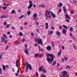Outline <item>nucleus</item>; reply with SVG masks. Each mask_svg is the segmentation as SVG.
I'll return each instance as SVG.
<instances>
[{"instance_id":"c756f323","label":"nucleus","mask_w":77,"mask_h":77,"mask_svg":"<svg viewBox=\"0 0 77 77\" xmlns=\"http://www.w3.org/2000/svg\"><path fill=\"white\" fill-rule=\"evenodd\" d=\"M69 31H70V32H73V28L72 27H70V28Z\"/></svg>"},{"instance_id":"bb28decb","label":"nucleus","mask_w":77,"mask_h":77,"mask_svg":"<svg viewBox=\"0 0 77 77\" xmlns=\"http://www.w3.org/2000/svg\"><path fill=\"white\" fill-rule=\"evenodd\" d=\"M63 27H64V29H67V26H66L65 25H63Z\"/></svg>"},{"instance_id":"052dcab7","label":"nucleus","mask_w":77,"mask_h":77,"mask_svg":"<svg viewBox=\"0 0 77 77\" xmlns=\"http://www.w3.org/2000/svg\"><path fill=\"white\" fill-rule=\"evenodd\" d=\"M5 18L4 15H3V16L1 17V18Z\"/></svg>"},{"instance_id":"39448f33","label":"nucleus","mask_w":77,"mask_h":77,"mask_svg":"<svg viewBox=\"0 0 77 77\" xmlns=\"http://www.w3.org/2000/svg\"><path fill=\"white\" fill-rule=\"evenodd\" d=\"M29 3L30 4L29 5V6L28 7V9H29L32 8V7L33 6V4H32V2L31 1H29Z\"/></svg>"},{"instance_id":"6ab92c4d","label":"nucleus","mask_w":77,"mask_h":77,"mask_svg":"<svg viewBox=\"0 0 77 77\" xmlns=\"http://www.w3.org/2000/svg\"><path fill=\"white\" fill-rule=\"evenodd\" d=\"M63 6V4L62 3H60L59 5H58V7H61V6Z\"/></svg>"},{"instance_id":"2f4dec72","label":"nucleus","mask_w":77,"mask_h":77,"mask_svg":"<svg viewBox=\"0 0 77 77\" xmlns=\"http://www.w3.org/2000/svg\"><path fill=\"white\" fill-rule=\"evenodd\" d=\"M42 67H40L39 69V71H42Z\"/></svg>"},{"instance_id":"5fc2aeb1","label":"nucleus","mask_w":77,"mask_h":77,"mask_svg":"<svg viewBox=\"0 0 77 77\" xmlns=\"http://www.w3.org/2000/svg\"><path fill=\"white\" fill-rule=\"evenodd\" d=\"M59 28L60 29H62V26H59Z\"/></svg>"},{"instance_id":"4c0bfd02","label":"nucleus","mask_w":77,"mask_h":77,"mask_svg":"<svg viewBox=\"0 0 77 77\" xmlns=\"http://www.w3.org/2000/svg\"><path fill=\"white\" fill-rule=\"evenodd\" d=\"M23 17H24V15H23L22 16H21L19 17V19H21V18H23Z\"/></svg>"},{"instance_id":"412c9836","label":"nucleus","mask_w":77,"mask_h":77,"mask_svg":"<svg viewBox=\"0 0 77 77\" xmlns=\"http://www.w3.org/2000/svg\"><path fill=\"white\" fill-rule=\"evenodd\" d=\"M52 63L53 66H54V65H56V61H54Z\"/></svg>"},{"instance_id":"5701e85b","label":"nucleus","mask_w":77,"mask_h":77,"mask_svg":"<svg viewBox=\"0 0 77 77\" xmlns=\"http://www.w3.org/2000/svg\"><path fill=\"white\" fill-rule=\"evenodd\" d=\"M63 34H65V33H66V31L65 29H63Z\"/></svg>"},{"instance_id":"a878e982","label":"nucleus","mask_w":77,"mask_h":77,"mask_svg":"<svg viewBox=\"0 0 77 77\" xmlns=\"http://www.w3.org/2000/svg\"><path fill=\"white\" fill-rule=\"evenodd\" d=\"M45 25L46 26V29H48V23H46Z\"/></svg>"},{"instance_id":"4468645a","label":"nucleus","mask_w":77,"mask_h":77,"mask_svg":"<svg viewBox=\"0 0 77 77\" xmlns=\"http://www.w3.org/2000/svg\"><path fill=\"white\" fill-rule=\"evenodd\" d=\"M42 71L43 72V73H44L45 74L47 72V70L44 69H42Z\"/></svg>"},{"instance_id":"603ef678","label":"nucleus","mask_w":77,"mask_h":77,"mask_svg":"<svg viewBox=\"0 0 77 77\" xmlns=\"http://www.w3.org/2000/svg\"><path fill=\"white\" fill-rule=\"evenodd\" d=\"M25 41V39L23 38V40L22 41V42H24V41Z\"/></svg>"},{"instance_id":"0eeeda50","label":"nucleus","mask_w":77,"mask_h":77,"mask_svg":"<svg viewBox=\"0 0 77 77\" xmlns=\"http://www.w3.org/2000/svg\"><path fill=\"white\" fill-rule=\"evenodd\" d=\"M63 10L65 14H66L67 13V11H66V7L65 6H63Z\"/></svg>"},{"instance_id":"c03bdc74","label":"nucleus","mask_w":77,"mask_h":77,"mask_svg":"<svg viewBox=\"0 0 77 77\" xmlns=\"http://www.w3.org/2000/svg\"><path fill=\"white\" fill-rule=\"evenodd\" d=\"M48 14L50 15V11H48Z\"/></svg>"},{"instance_id":"a18cd8bd","label":"nucleus","mask_w":77,"mask_h":77,"mask_svg":"<svg viewBox=\"0 0 77 77\" xmlns=\"http://www.w3.org/2000/svg\"><path fill=\"white\" fill-rule=\"evenodd\" d=\"M24 28L23 27V26H20V30H23Z\"/></svg>"},{"instance_id":"ea45409f","label":"nucleus","mask_w":77,"mask_h":77,"mask_svg":"<svg viewBox=\"0 0 77 77\" xmlns=\"http://www.w3.org/2000/svg\"><path fill=\"white\" fill-rule=\"evenodd\" d=\"M20 44H21V42H18L17 43L16 45H20Z\"/></svg>"},{"instance_id":"864d4df0","label":"nucleus","mask_w":77,"mask_h":77,"mask_svg":"<svg viewBox=\"0 0 77 77\" xmlns=\"http://www.w3.org/2000/svg\"><path fill=\"white\" fill-rule=\"evenodd\" d=\"M62 50H64L65 49V47H64V46H62Z\"/></svg>"},{"instance_id":"49530a36","label":"nucleus","mask_w":77,"mask_h":77,"mask_svg":"<svg viewBox=\"0 0 77 77\" xmlns=\"http://www.w3.org/2000/svg\"><path fill=\"white\" fill-rule=\"evenodd\" d=\"M36 23V26H38V25H39V23H38V22H37V21H36V20H35Z\"/></svg>"},{"instance_id":"f257e3e1","label":"nucleus","mask_w":77,"mask_h":77,"mask_svg":"<svg viewBox=\"0 0 77 77\" xmlns=\"http://www.w3.org/2000/svg\"><path fill=\"white\" fill-rule=\"evenodd\" d=\"M61 74L59 75V77H69V74L67 73L66 71H63L61 72Z\"/></svg>"},{"instance_id":"8fccbe9b","label":"nucleus","mask_w":77,"mask_h":77,"mask_svg":"<svg viewBox=\"0 0 77 77\" xmlns=\"http://www.w3.org/2000/svg\"><path fill=\"white\" fill-rule=\"evenodd\" d=\"M44 51V50L43 49H40V50L39 51Z\"/></svg>"},{"instance_id":"338daca9","label":"nucleus","mask_w":77,"mask_h":77,"mask_svg":"<svg viewBox=\"0 0 77 77\" xmlns=\"http://www.w3.org/2000/svg\"><path fill=\"white\" fill-rule=\"evenodd\" d=\"M7 34H8V35H10V34H11V32H7Z\"/></svg>"},{"instance_id":"6e6d98bb","label":"nucleus","mask_w":77,"mask_h":77,"mask_svg":"<svg viewBox=\"0 0 77 77\" xmlns=\"http://www.w3.org/2000/svg\"><path fill=\"white\" fill-rule=\"evenodd\" d=\"M64 59L66 60H68V58L67 57H66L65 58H64Z\"/></svg>"},{"instance_id":"a19ab883","label":"nucleus","mask_w":77,"mask_h":77,"mask_svg":"<svg viewBox=\"0 0 77 77\" xmlns=\"http://www.w3.org/2000/svg\"><path fill=\"white\" fill-rule=\"evenodd\" d=\"M12 28L13 30H15V27H14V26H12Z\"/></svg>"},{"instance_id":"20e7f679","label":"nucleus","mask_w":77,"mask_h":77,"mask_svg":"<svg viewBox=\"0 0 77 77\" xmlns=\"http://www.w3.org/2000/svg\"><path fill=\"white\" fill-rule=\"evenodd\" d=\"M42 40L41 38H37L35 40V42H37L38 44H39L41 45H42Z\"/></svg>"},{"instance_id":"09e8293b","label":"nucleus","mask_w":77,"mask_h":77,"mask_svg":"<svg viewBox=\"0 0 77 77\" xmlns=\"http://www.w3.org/2000/svg\"><path fill=\"white\" fill-rule=\"evenodd\" d=\"M5 67L6 68H9V67L8 65H7L5 66Z\"/></svg>"},{"instance_id":"680f3d73","label":"nucleus","mask_w":77,"mask_h":77,"mask_svg":"<svg viewBox=\"0 0 77 77\" xmlns=\"http://www.w3.org/2000/svg\"><path fill=\"white\" fill-rule=\"evenodd\" d=\"M7 42H8V41H7V40L5 41V44H7Z\"/></svg>"},{"instance_id":"79ce46f5","label":"nucleus","mask_w":77,"mask_h":77,"mask_svg":"<svg viewBox=\"0 0 77 77\" xmlns=\"http://www.w3.org/2000/svg\"><path fill=\"white\" fill-rule=\"evenodd\" d=\"M11 26V25H9V24H8L7 25V27H6V28H8V27H10Z\"/></svg>"},{"instance_id":"f704fd0d","label":"nucleus","mask_w":77,"mask_h":77,"mask_svg":"<svg viewBox=\"0 0 77 77\" xmlns=\"http://www.w3.org/2000/svg\"><path fill=\"white\" fill-rule=\"evenodd\" d=\"M8 48H9V46H8V45H7L6 47L5 48V50H7L8 49Z\"/></svg>"},{"instance_id":"bf43d9fd","label":"nucleus","mask_w":77,"mask_h":77,"mask_svg":"<svg viewBox=\"0 0 77 77\" xmlns=\"http://www.w3.org/2000/svg\"><path fill=\"white\" fill-rule=\"evenodd\" d=\"M25 48H27V45L26 44L25 45Z\"/></svg>"},{"instance_id":"6e6552de","label":"nucleus","mask_w":77,"mask_h":77,"mask_svg":"<svg viewBox=\"0 0 77 77\" xmlns=\"http://www.w3.org/2000/svg\"><path fill=\"white\" fill-rule=\"evenodd\" d=\"M37 15H38L36 13H35L33 15L34 19L35 20L36 19V17H37Z\"/></svg>"},{"instance_id":"473e14b6","label":"nucleus","mask_w":77,"mask_h":77,"mask_svg":"<svg viewBox=\"0 0 77 77\" xmlns=\"http://www.w3.org/2000/svg\"><path fill=\"white\" fill-rule=\"evenodd\" d=\"M66 68L67 69H69V68H70V66H68V65L67 66H66Z\"/></svg>"},{"instance_id":"774afa93","label":"nucleus","mask_w":77,"mask_h":77,"mask_svg":"<svg viewBox=\"0 0 77 77\" xmlns=\"http://www.w3.org/2000/svg\"><path fill=\"white\" fill-rule=\"evenodd\" d=\"M9 37L10 38H12V35H10Z\"/></svg>"},{"instance_id":"37998d69","label":"nucleus","mask_w":77,"mask_h":77,"mask_svg":"<svg viewBox=\"0 0 77 77\" xmlns=\"http://www.w3.org/2000/svg\"><path fill=\"white\" fill-rule=\"evenodd\" d=\"M31 35H32V36H34L35 35V34H34V33H33V32H32L31 34Z\"/></svg>"},{"instance_id":"69168bd1","label":"nucleus","mask_w":77,"mask_h":77,"mask_svg":"<svg viewBox=\"0 0 77 77\" xmlns=\"http://www.w3.org/2000/svg\"><path fill=\"white\" fill-rule=\"evenodd\" d=\"M38 7H42V5H38Z\"/></svg>"},{"instance_id":"3c124183","label":"nucleus","mask_w":77,"mask_h":77,"mask_svg":"<svg viewBox=\"0 0 77 77\" xmlns=\"http://www.w3.org/2000/svg\"><path fill=\"white\" fill-rule=\"evenodd\" d=\"M71 14H74V11H72L70 12Z\"/></svg>"},{"instance_id":"4be33fe9","label":"nucleus","mask_w":77,"mask_h":77,"mask_svg":"<svg viewBox=\"0 0 77 77\" xmlns=\"http://www.w3.org/2000/svg\"><path fill=\"white\" fill-rule=\"evenodd\" d=\"M45 16L46 19H48V17H49V16H48L47 15V13H45Z\"/></svg>"},{"instance_id":"a211bd4d","label":"nucleus","mask_w":77,"mask_h":77,"mask_svg":"<svg viewBox=\"0 0 77 77\" xmlns=\"http://www.w3.org/2000/svg\"><path fill=\"white\" fill-rule=\"evenodd\" d=\"M49 35H51V34L53 33V31H49Z\"/></svg>"},{"instance_id":"c85d7f7f","label":"nucleus","mask_w":77,"mask_h":77,"mask_svg":"<svg viewBox=\"0 0 77 77\" xmlns=\"http://www.w3.org/2000/svg\"><path fill=\"white\" fill-rule=\"evenodd\" d=\"M5 65H3L2 66V69H3L4 71H5Z\"/></svg>"},{"instance_id":"b1692460","label":"nucleus","mask_w":77,"mask_h":77,"mask_svg":"<svg viewBox=\"0 0 77 77\" xmlns=\"http://www.w3.org/2000/svg\"><path fill=\"white\" fill-rule=\"evenodd\" d=\"M31 14V12L30 11H28L27 13V14L29 16Z\"/></svg>"},{"instance_id":"cd10ccee","label":"nucleus","mask_w":77,"mask_h":77,"mask_svg":"<svg viewBox=\"0 0 77 77\" xmlns=\"http://www.w3.org/2000/svg\"><path fill=\"white\" fill-rule=\"evenodd\" d=\"M40 77H47L46 75L44 74H43L42 75L40 76Z\"/></svg>"},{"instance_id":"7c9ffc66","label":"nucleus","mask_w":77,"mask_h":77,"mask_svg":"<svg viewBox=\"0 0 77 77\" xmlns=\"http://www.w3.org/2000/svg\"><path fill=\"white\" fill-rule=\"evenodd\" d=\"M73 45L74 49H76V48H76V46H75V44H73Z\"/></svg>"},{"instance_id":"9d476101","label":"nucleus","mask_w":77,"mask_h":77,"mask_svg":"<svg viewBox=\"0 0 77 77\" xmlns=\"http://www.w3.org/2000/svg\"><path fill=\"white\" fill-rule=\"evenodd\" d=\"M25 53H26L27 54H29V52L27 51V48H25Z\"/></svg>"},{"instance_id":"f3484780","label":"nucleus","mask_w":77,"mask_h":77,"mask_svg":"<svg viewBox=\"0 0 77 77\" xmlns=\"http://www.w3.org/2000/svg\"><path fill=\"white\" fill-rule=\"evenodd\" d=\"M16 13V12H15V11L14 10H12L11 12V14H15Z\"/></svg>"},{"instance_id":"f03ea898","label":"nucleus","mask_w":77,"mask_h":77,"mask_svg":"<svg viewBox=\"0 0 77 77\" xmlns=\"http://www.w3.org/2000/svg\"><path fill=\"white\" fill-rule=\"evenodd\" d=\"M46 56L47 57H49V56H50L51 57V62L52 63L53 60H54V59L55 57V56L54 54H48L47 53V55H46Z\"/></svg>"},{"instance_id":"c9c22d12","label":"nucleus","mask_w":77,"mask_h":77,"mask_svg":"<svg viewBox=\"0 0 77 77\" xmlns=\"http://www.w3.org/2000/svg\"><path fill=\"white\" fill-rule=\"evenodd\" d=\"M2 68H0V74H2Z\"/></svg>"},{"instance_id":"393cba45","label":"nucleus","mask_w":77,"mask_h":77,"mask_svg":"<svg viewBox=\"0 0 77 77\" xmlns=\"http://www.w3.org/2000/svg\"><path fill=\"white\" fill-rule=\"evenodd\" d=\"M19 35L20 36H23V33L21 32H20L19 33Z\"/></svg>"},{"instance_id":"1a4fd4ad","label":"nucleus","mask_w":77,"mask_h":77,"mask_svg":"<svg viewBox=\"0 0 77 77\" xmlns=\"http://www.w3.org/2000/svg\"><path fill=\"white\" fill-rule=\"evenodd\" d=\"M51 15L54 18H56V15L54 14H53V13L52 11L51 12Z\"/></svg>"},{"instance_id":"72a5a7b5","label":"nucleus","mask_w":77,"mask_h":77,"mask_svg":"<svg viewBox=\"0 0 77 77\" xmlns=\"http://www.w3.org/2000/svg\"><path fill=\"white\" fill-rule=\"evenodd\" d=\"M39 54H35V55H34V57H36Z\"/></svg>"},{"instance_id":"f8f14e48","label":"nucleus","mask_w":77,"mask_h":77,"mask_svg":"<svg viewBox=\"0 0 77 77\" xmlns=\"http://www.w3.org/2000/svg\"><path fill=\"white\" fill-rule=\"evenodd\" d=\"M47 60L48 63H50V62L51 61V59L49 57H48V58L47 59Z\"/></svg>"},{"instance_id":"7ed1b4c3","label":"nucleus","mask_w":77,"mask_h":77,"mask_svg":"<svg viewBox=\"0 0 77 77\" xmlns=\"http://www.w3.org/2000/svg\"><path fill=\"white\" fill-rule=\"evenodd\" d=\"M29 68L30 70H32V66H31V65H30L29 63H27V64L25 68V72H27V71L28 69H29Z\"/></svg>"},{"instance_id":"9b49d317","label":"nucleus","mask_w":77,"mask_h":77,"mask_svg":"<svg viewBox=\"0 0 77 77\" xmlns=\"http://www.w3.org/2000/svg\"><path fill=\"white\" fill-rule=\"evenodd\" d=\"M56 34L58 36H60V32L58 31H56Z\"/></svg>"},{"instance_id":"de8ad7c7","label":"nucleus","mask_w":77,"mask_h":77,"mask_svg":"<svg viewBox=\"0 0 77 77\" xmlns=\"http://www.w3.org/2000/svg\"><path fill=\"white\" fill-rule=\"evenodd\" d=\"M45 6V5H42V7L44 8Z\"/></svg>"},{"instance_id":"58836bf2","label":"nucleus","mask_w":77,"mask_h":77,"mask_svg":"<svg viewBox=\"0 0 77 77\" xmlns=\"http://www.w3.org/2000/svg\"><path fill=\"white\" fill-rule=\"evenodd\" d=\"M7 24V22H4L3 24L4 26H6V24Z\"/></svg>"},{"instance_id":"e2e57ef3","label":"nucleus","mask_w":77,"mask_h":77,"mask_svg":"<svg viewBox=\"0 0 77 77\" xmlns=\"http://www.w3.org/2000/svg\"><path fill=\"white\" fill-rule=\"evenodd\" d=\"M37 46H38V44L37 43H35V47H37Z\"/></svg>"},{"instance_id":"dca6fc26","label":"nucleus","mask_w":77,"mask_h":77,"mask_svg":"<svg viewBox=\"0 0 77 77\" xmlns=\"http://www.w3.org/2000/svg\"><path fill=\"white\" fill-rule=\"evenodd\" d=\"M18 60H17H17H16V65L17 68H18V63H19V62L18 61Z\"/></svg>"},{"instance_id":"e433bc0d","label":"nucleus","mask_w":77,"mask_h":77,"mask_svg":"<svg viewBox=\"0 0 77 77\" xmlns=\"http://www.w3.org/2000/svg\"><path fill=\"white\" fill-rule=\"evenodd\" d=\"M8 17H9V16L8 15H4V18H8Z\"/></svg>"},{"instance_id":"4d7b16f0","label":"nucleus","mask_w":77,"mask_h":77,"mask_svg":"<svg viewBox=\"0 0 77 77\" xmlns=\"http://www.w3.org/2000/svg\"><path fill=\"white\" fill-rule=\"evenodd\" d=\"M7 9V7H5L3 8V9Z\"/></svg>"},{"instance_id":"aec40b11","label":"nucleus","mask_w":77,"mask_h":77,"mask_svg":"<svg viewBox=\"0 0 77 77\" xmlns=\"http://www.w3.org/2000/svg\"><path fill=\"white\" fill-rule=\"evenodd\" d=\"M62 53V51L61 50H60L59 52L58 53V55L59 56H60V55L61 54V53Z\"/></svg>"},{"instance_id":"13d9d810","label":"nucleus","mask_w":77,"mask_h":77,"mask_svg":"<svg viewBox=\"0 0 77 77\" xmlns=\"http://www.w3.org/2000/svg\"><path fill=\"white\" fill-rule=\"evenodd\" d=\"M3 55L2 54L0 55V60L1 59V58L2 57Z\"/></svg>"},{"instance_id":"2eb2a0df","label":"nucleus","mask_w":77,"mask_h":77,"mask_svg":"<svg viewBox=\"0 0 77 77\" xmlns=\"http://www.w3.org/2000/svg\"><path fill=\"white\" fill-rule=\"evenodd\" d=\"M5 38L4 37H2L1 38V42H3L5 41Z\"/></svg>"},{"instance_id":"0e129e2a","label":"nucleus","mask_w":77,"mask_h":77,"mask_svg":"<svg viewBox=\"0 0 77 77\" xmlns=\"http://www.w3.org/2000/svg\"><path fill=\"white\" fill-rule=\"evenodd\" d=\"M40 48H41V47H40V46H38V49H39V51H40V50H41V49Z\"/></svg>"},{"instance_id":"423d86ee","label":"nucleus","mask_w":77,"mask_h":77,"mask_svg":"<svg viewBox=\"0 0 77 77\" xmlns=\"http://www.w3.org/2000/svg\"><path fill=\"white\" fill-rule=\"evenodd\" d=\"M46 49L48 50V51H50L51 50V47L50 46H48L46 48Z\"/></svg>"},{"instance_id":"ddd939ff","label":"nucleus","mask_w":77,"mask_h":77,"mask_svg":"<svg viewBox=\"0 0 77 77\" xmlns=\"http://www.w3.org/2000/svg\"><path fill=\"white\" fill-rule=\"evenodd\" d=\"M66 18L67 19H69L70 18V16H69L68 14H66Z\"/></svg>"}]
</instances>
